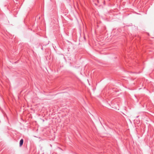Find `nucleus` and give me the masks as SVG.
I'll list each match as a JSON object with an SVG mask.
<instances>
[{"label":"nucleus","instance_id":"1","mask_svg":"<svg viewBox=\"0 0 154 154\" xmlns=\"http://www.w3.org/2000/svg\"><path fill=\"white\" fill-rule=\"evenodd\" d=\"M23 139H21L20 141V146H21L23 144Z\"/></svg>","mask_w":154,"mask_h":154},{"label":"nucleus","instance_id":"2","mask_svg":"<svg viewBox=\"0 0 154 154\" xmlns=\"http://www.w3.org/2000/svg\"><path fill=\"white\" fill-rule=\"evenodd\" d=\"M138 117H139V116H137L136 117V118H137Z\"/></svg>","mask_w":154,"mask_h":154}]
</instances>
